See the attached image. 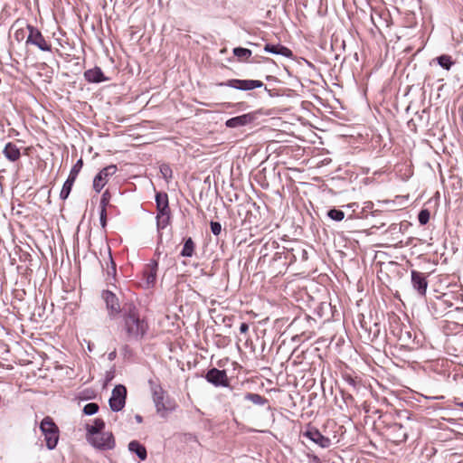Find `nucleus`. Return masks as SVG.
Masks as SVG:
<instances>
[{"instance_id":"obj_46","label":"nucleus","mask_w":463,"mask_h":463,"mask_svg":"<svg viewBox=\"0 0 463 463\" xmlns=\"http://www.w3.org/2000/svg\"><path fill=\"white\" fill-rule=\"evenodd\" d=\"M457 405H458V407H460V408H463V402H458V403H457Z\"/></svg>"},{"instance_id":"obj_12","label":"nucleus","mask_w":463,"mask_h":463,"mask_svg":"<svg viewBox=\"0 0 463 463\" xmlns=\"http://www.w3.org/2000/svg\"><path fill=\"white\" fill-rule=\"evenodd\" d=\"M117 170L116 165H109L101 169L93 179V189L95 192L99 193L109 182V177L117 173Z\"/></svg>"},{"instance_id":"obj_26","label":"nucleus","mask_w":463,"mask_h":463,"mask_svg":"<svg viewBox=\"0 0 463 463\" xmlns=\"http://www.w3.org/2000/svg\"><path fill=\"white\" fill-rule=\"evenodd\" d=\"M437 61L439 66H441L443 69L449 71L450 70L451 66L454 64V61L451 59V56L443 54L437 58Z\"/></svg>"},{"instance_id":"obj_13","label":"nucleus","mask_w":463,"mask_h":463,"mask_svg":"<svg viewBox=\"0 0 463 463\" xmlns=\"http://www.w3.org/2000/svg\"><path fill=\"white\" fill-rule=\"evenodd\" d=\"M205 379L208 383L213 385L219 387H227L229 386V379L225 370H219L217 368L210 369L206 374Z\"/></svg>"},{"instance_id":"obj_36","label":"nucleus","mask_w":463,"mask_h":463,"mask_svg":"<svg viewBox=\"0 0 463 463\" xmlns=\"http://www.w3.org/2000/svg\"><path fill=\"white\" fill-rule=\"evenodd\" d=\"M99 222L103 229L107 226V209H100L99 212Z\"/></svg>"},{"instance_id":"obj_45","label":"nucleus","mask_w":463,"mask_h":463,"mask_svg":"<svg viewBox=\"0 0 463 463\" xmlns=\"http://www.w3.org/2000/svg\"><path fill=\"white\" fill-rule=\"evenodd\" d=\"M348 383L352 385H354L355 384V381L353 379V378H349L348 379Z\"/></svg>"},{"instance_id":"obj_15","label":"nucleus","mask_w":463,"mask_h":463,"mask_svg":"<svg viewBox=\"0 0 463 463\" xmlns=\"http://www.w3.org/2000/svg\"><path fill=\"white\" fill-rule=\"evenodd\" d=\"M411 275L413 288L417 290L420 296H425L428 288L427 277L417 270H411Z\"/></svg>"},{"instance_id":"obj_41","label":"nucleus","mask_w":463,"mask_h":463,"mask_svg":"<svg viewBox=\"0 0 463 463\" xmlns=\"http://www.w3.org/2000/svg\"><path fill=\"white\" fill-rule=\"evenodd\" d=\"M375 16H377L378 18H381V14L379 13H375L374 14L371 15L373 24L375 25V27H377L379 29L380 25L376 23Z\"/></svg>"},{"instance_id":"obj_11","label":"nucleus","mask_w":463,"mask_h":463,"mask_svg":"<svg viewBox=\"0 0 463 463\" xmlns=\"http://www.w3.org/2000/svg\"><path fill=\"white\" fill-rule=\"evenodd\" d=\"M303 436L322 449H328L332 445V441L328 437L324 436L318 429L311 425L307 426Z\"/></svg>"},{"instance_id":"obj_4","label":"nucleus","mask_w":463,"mask_h":463,"mask_svg":"<svg viewBox=\"0 0 463 463\" xmlns=\"http://www.w3.org/2000/svg\"><path fill=\"white\" fill-rule=\"evenodd\" d=\"M40 430L44 436V440L48 449H54L58 444L60 431L53 420L46 416L40 424Z\"/></svg>"},{"instance_id":"obj_34","label":"nucleus","mask_w":463,"mask_h":463,"mask_svg":"<svg viewBox=\"0 0 463 463\" xmlns=\"http://www.w3.org/2000/svg\"><path fill=\"white\" fill-rule=\"evenodd\" d=\"M379 334H380L379 325L377 323H374L373 328V329L370 328V330H369L368 338L370 340H373L378 337Z\"/></svg>"},{"instance_id":"obj_40","label":"nucleus","mask_w":463,"mask_h":463,"mask_svg":"<svg viewBox=\"0 0 463 463\" xmlns=\"http://www.w3.org/2000/svg\"><path fill=\"white\" fill-rule=\"evenodd\" d=\"M249 330V325L247 323H241L240 326V332L241 334L247 333Z\"/></svg>"},{"instance_id":"obj_33","label":"nucleus","mask_w":463,"mask_h":463,"mask_svg":"<svg viewBox=\"0 0 463 463\" xmlns=\"http://www.w3.org/2000/svg\"><path fill=\"white\" fill-rule=\"evenodd\" d=\"M111 195L109 190H106L100 199L99 206L100 209H107L108 204L109 203Z\"/></svg>"},{"instance_id":"obj_47","label":"nucleus","mask_w":463,"mask_h":463,"mask_svg":"<svg viewBox=\"0 0 463 463\" xmlns=\"http://www.w3.org/2000/svg\"><path fill=\"white\" fill-rule=\"evenodd\" d=\"M345 399L346 400H353V397H352V395L349 394Z\"/></svg>"},{"instance_id":"obj_14","label":"nucleus","mask_w":463,"mask_h":463,"mask_svg":"<svg viewBox=\"0 0 463 463\" xmlns=\"http://www.w3.org/2000/svg\"><path fill=\"white\" fill-rule=\"evenodd\" d=\"M257 115L258 112L254 111L229 118L226 120L225 126L229 128H235L251 124L257 119Z\"/></svg>"},{"instance_id":"obj_24","label":"nucleus","mask_w":463,"mask_h":463,"mask_svg":"<svg viewBox=\"0 0 463 463\" xmlns=\"http://www.w3.org/2000/svg\"><path fill=\"white\" fill-rule=\"evenodd\" d=\"M234 56L238 58L239 61H247L252 54L251 51L247 48L236 47L232 50Z\"/></svg>"},{"instance_id":"obj_19","label":"nucleus","mask_w":463,"mask_h":463,"mask_svg":"<svg viewBox=\"0 0 463 463\" xmlns=\"http://www.w3.org/2000/svg\"><path fill=\"white\" fill-rule=\"evenodd\" d=\"M264 51L273 53V54H279L281 56L290 58L293 56L292 51L288 49V47L281 45V44H269L267 43L264 46Z\"/></svg>"},{"instance_id":"obj_25","label":"nucleus","mask_w":463,"mask_h":463,"mask_svg":"<svg viewBox=\"0 0 463 463\" xmlns=\"http://www.w3.org/2000/svg\"><path fill=\"white\" fill-rule=\"evenodd\" d=\"M74 182L75 180H73L72 177H68L67 180L64 182L61 191L60 193V198L61 200H66L68 198Z\"/></svg>"},{"instance_id":"obj_10","label":"nucleus","mask_w":463,"mask_h":463,"mask_svg":"<svg viewBox=\"0 0 463 463\" xmlns=\"http://www.w3.org/2000/svg\"><path fill=\"white\" fill-rule=\"evenodd\" d=\"M127 389L124 385L118 384L114 387L111 397L109 400V407L113 411H120L126 403Z\"/></svg>"},{"instance_id":"obj_27","label":"nucleus","mask_w":463,"mask_h":463,"mask_svg":"<svg viewBox=\"0 0 463 463\" xmlns=\"http://www.w3.org/2000/svg\"><path fill=\"white\" fill-rule=\"evenodd\" d=\"M327 216L334 221L340 222L345 218V213L334 208L327 212Z\"/></svg>"},{"instance_id":"obj_37","label":"nucleus","mask_w":463,"mask_h":463,"mask_svg":"<svg viewBox=\"0 0 463 463\" xmlns=\"http://www.w3.org/2000/svg\"><path fill=\"white\" fill-rule=\"evenodd\" d=\"M109 260H110V267L108 269V275L115 277L116 272H117L116 264H115L110 253H109Z\"/></svg>"},{"instance_id":"obj_48","label":"nucleus","mask_w":463,"mask_h":463,"mask_svg":"<svg viewBox=\"0 0 463 463\" xmlns=\"http://www.w3.org/2000/svg\"><path fill=\"white\" fill-rule=\"evenodd\" d=\"M356 203H352V204H349L348 207L352 208L355 205Z\"/></svg>"},{"instance_id":"obj_21","label":"nucleus","mask_w":463,"mask_h":463,"mask_svg":"<svg viewBox=\"0 0 463 463\" xmlns=\"http://www.w3.org/2000/svg\"><path fill=\"white\" fill-rule=\"evenodd\" d=\"M104 428H105L104 420L100 418L95 419L94 423L92 425L86 426V431H87L86 438H88L89 436L101 433L102 430H104Z\"/></svg>"},{"instance_id":"obj_5","label":"nucleus","mask_w":463,"mask_h":463,"mask_svg":"<svg viewBox=\"0 0 463 463\" xmlns=\"http://www.w3.org/2000/svg\"><path fill=\"white\" fill-rule=\"evenodd\" d=\"M88 442L99 450H110L116 446L115 439L112 432H101L89 436Z\"/></svg>"},{"instance_id":"obj_18","label":"nucleus","mask_w":463,"mask_h":463,"mask_svg":"<svg viewBox=\"0 0 463 463\" xmlns=\"http://www.w3.org/2000/svg\"><path fill=\"white\" fill-rule=\"evenodd\" d=\"M158 263L156 260H152L147 264L144 269V277L147 286H154L156 280Z\"/></svg>"},{"instance_id":"obj_2","label":"nucleus","mask_w":463,"mask_h":463,"mask_svg":"<svg viewBox=\"0 0 463 463\" xmlns=\"http://www.w3.org/2000/svg\"><path fill=\"white\" fill-rule=\"evenodd\" d=\"M151 390L156 413L161 418H166L171 412L175 411L177 407L176 402L169 397L161 385L155 384Z\"/></svg>"},{"instance_id":"obj_43","label":"nucleus","mask_w":463,"mask_h":463,"mask_svg":"<svg viewBox=\"0 0 463 463\" xmlns=\"http://www.w3.org/2000/svg\"><path fill=\"white\" fill-rule=\"evenodd\" d=\"M122 349H123V351L125 353H129L130 352V348H129V346L128 345H125Z\"/></svg>"},{"instance_id":"obj_32","label":"nucleus","mask_w":463,"mask_h":463,"mask_svg":"<svg viewBox=\"0 0 463 463\" xmlns=\"http://www.w3.org/2000/svg\"><path fill=\"white\" fill-rule=\"evenodd\" d=\"M418 220H419V222L421 224V225H425L429 222L430 221V212L429 210L427 209H422L420 213H419V215H418Z\"/></svg>"},{"instance_id":"obj_22","label":"nucleus","mask_w":463,"mask_h":463,"mask_svg":"<svg viewBox=\"0 0 463 463\" xmlns=\"http://www.w3.org/2000/svg\"><path fill=\"white\" fill-rule=\"evenodd\" d=\"M195 242L191 237L185 239L180 255L182 257H193L195 252Z\"/></svg>"},{"instance_id":"obj_1","label":"nucleus","mask_w":463,"mask_h":463,"mask_svg":"<svg viewBox=\"0 0 463 463\" xmlns=\"http://www.w3.org/2000/svg\"><path fill=\"white\" fill-rule=\"evenodd\" d=\"M119 328L125 341L140 343L146 336L149 325L146 317H141L137 307L130 302L123 305Z\"/></svg>"},{"instance_id":"obj_3","label":"nucleus","mask_w":463,"mask_h":463,"mask_svg":"<svg viewBox=\"0 0 463 463\" xmlns=\"http://www.w3.org/2000/svg\"><path fill=\"white\" fill-rule=\"evenodd\" d=\"M156 228L159 232V239L162 240L161 230H164L170 224L171 221V210L169 207L168 195L166 193L157 192L156 194Z\"/></svg>"},{"instance_id":"obj_7","label":"nucleus","mask_w":463,"mask_h":463,"mask_svg":"<svg viewBox=\"0 0 463 463\" xmlns=\"http://www.w3.org/2000/svg\"><path fill=\"white\" fill-rule=\"evenodd\" d=\"M384 435L389 441L396 445L405 442L408 439V432L404 426L398 422L386 425Z\"/></svg>"},{"instance_id":"obj_38","label":"nucleus","mask_w":463,"mask_h":463,"mask_svg":"<svg viewBox=\"0 0 463 463\" xmlns=\"http://www.w3.org/2000/svg\"><path fill=\"white\" fill-rule=\"evenodd\" d=\"M14 36L15 40L20 42V41L24 39V37H25V31L24 29H18V30L15 31Z\"/></svg>"},{"instance_id":"obj_31","label":"nucleus","mask_w":463,"mask_h":463,"mask_svg":"<svg viewBox=\"0 0 463 463\" xmlns=\"http://www.w3.org/2000/svg\"><path fill=\"white\" fill-rule=\"evenodd\" d=\"M99 405L95 402H90L88 404H86L83 408V412L84 414L86 415H94L95 413L98 412L99 411Z\"/></svg>"},{"instance_id":"obj_28","label":"nucleus","mask_w":463,"mask_h":463,"mask_svg":"<svg viewBox=\"0 0 463 463\" xmlns=\"http://www.w3.org/2000/svg\"><path fill=\"white\" fill-rule=\"evenodd\" d=\"M296 252L293 253L294 260H300V261H306L308 259V253L307 251L303 248H298L294 250Z\"/></svg>"},{"instance_id":"obj_6","label":"nucleus","mask_w":463,"mask_h":463,"mask_svg":"<svg viewBox=\"0 0 463 463\" xmlns=\"http://www.w3.org/2000/svg\"><path fill=\"white\" fill-rule=\"evenodd\" d=\"M26 30L28 31V36L25 42L26 45H34L43 52L52 51L51 44L47 43L44 36L38 28L32 24H27Z\"/></svg>"},{"instance_id":"obj_17","label":"nucleus","mask_w":463,"mask_h":463,"mask_svg":"<svg viewBox=\"0 0 463 463\" xmlns=\"http://www.w3.org/2000/svg\"><path fill=\"white\" fill-rule=\"evenodd\" d=\"M3 154L5 157L10 162H16L21 157L20 148L13 142H8L5 144Z\"/></svg>"},{"instance_id":"obj_23","label":"nucleus","mask_w":463,"mask_h":463,"mask_svg":"<svg viewBox=\"0 0 463 463\" xmlns=\"http://www.w3.org/2000/svg\"><path fill=\"white\" fill-rule=\"evenodd\" d=\"M244 400L250 401L252 403H254L256 405H260V406L268 403V399H266L265 397L261 396L259 393H253V392H246L244 395Z\"/></svg>"},{"instance_id":"obj_30","label":"nucleus","mask_w":463,"mask_h":463,"mask_svg":"<svg viewBox=\"0 0 463 463\" xmlns=\"http://www.w3.org/2000/svg\"><path fill=\"white\" fill-rule=\"evenodd\" d=\"M83 165L82 159H79L76 164L71 169L70 175L68 177H72L73 180H76L78 174L81 170Z\"/></svg>"},{"instance_id":"obj_42","label":"nucleus","mask_w":463,"mask_h":463,"mask_svg":"<svg viewBox=\"0 0 463 463\" xmlns=\"http://www.w3.org/2000/svg\"><path fill=\"white\" fill-rule=\"evenodd\" d=\"M135 419L138 423H141L143 421V418L139 414H137Z\"/></svg>"},{"instance_id":"obj_29","label":"nucleus","mask_w":463,"mask_h":463,"mask_svg":"<svg viewBox=\"0 0 463 463\" xmlns=\"http://www.w3.org/2000/svg\"><path fill=\"white\" fill-rule=\"evenodd\" d=\"M160 173L162 174L164 179L167 182L173 177V171L171 167L166 164L160 165Z\"/></svg>"},{"instance_id":"obj_35","label":"nucleus","mask_w":463,"mask_h":463,"mask_svg":"<svg viewBox=\"0 0 463 463\" xmlns=\"http://www.w3.org/2000/svg\"><path fill=\"white\" fill-rule=\"evenodd\" d=\"M211 232L215 235L218 236L222 232V224L218 222L212 221L210 222Z\"/></svg>"},{"instance_id":"obj_20","label":"nucleus","mask_w":463,"mask_h":463,"mask_svg":"<svg viewBox=\"0 0 463 463\" xmlns=\"http://www.w3.org/2000/svg\"><path fill=\"white\" fill-rule=\"evenodd\" d=\"M128 449L135 453L141 460H145L147 457L145 446L140 444L137 440H132L128 444Z\"/></svg>"},{"instance_id":"obj_8","label":"nucleus","mask_w":463,"mask_h":463,"mask_svg":"<svg viewBox=\"0 0 463 463\" xmlns=\"http://www.w3.org/2000/svg\"><path fill=\"white\" fill-rule=\"evenodd\" d=\"M216 85L219 87H230L235 90L246 91L261 88L264 86V83L258 80L231 79L226 81L218 82Z\"/></svg>"},{"instance_id":"obj_16","label":"nucleus","mask_w":463,"mask_h":463,"mask_svg":"<svg viewBox=\"0 0 463 463\" xmlns=\"http://www.w3.org/2000/svg\"><path fill=\"white\" fill-rule=\"evenodd\" d=\"M83 76L90 83H100L109 80V78L105 77L102 70L98 66L85 71Z\"/></svg>"},{"instance_id":"obj_44","label":"nucleus","mask_w":463,"mask_h":463,"mask_svg":"<svg viewBox=\"0 0 463 463\" xmlns=\"http://www.w3.org/2000/svg\"><path fill=\"white\" fill-rule=\"evenodd\" d=\"M115 356H116V352H115V351H114V352H111V353L109 354V358L110 360H112Z\"/></svg>"},{"instance_id":"obj_39","label":"nucleus","mask_w":463,"mask_h":463,"mask_svg":"<svg viewBox=\"0 0 463 463\" xmlns=\"http://www.w3.org/2000/svg\"><path fill=\"white\" fill-rule=\"evenodd\" d=\"M307 457L312 463H321L320 458L317 455L308 454Z\"/></svg>"},{"instance_id":"obj_9","label":"nucleus","mask_w":463,"mask_h":463,"mask_svg":"<svg viewBox=\"0 0 463 463\" xmlns=\"http://www.w3.org/2000/svg\"><path fill=\"white\" fill-rule=\"evenodd\" d=\"M101 298L106 304L108 315L110 319L121 316L123 307H121L118 298L110 290L105 289L101 292Z\"/></svg>"}]
</instances>
